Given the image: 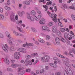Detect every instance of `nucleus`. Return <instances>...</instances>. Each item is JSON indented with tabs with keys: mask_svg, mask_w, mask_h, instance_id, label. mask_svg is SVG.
Listing matches in <instances>:
<instances>
[{
	"mask_svg": "<svg viewBox=\"0 0 75 75\" xmlns=\"http://www.w3.org/2000/svg\"><path fill=\"white\" fill-rule=\"evenodd\" d=\"M66 63H69V59L68 58H66L65 59V60L64 61Z\"/></svg>",
	"mask_w": 75,
	"mask_h": 75,
	"instance_id": "72a5a7b5",
	"label": "nucleus"
},
{
	"mask_svg": "<svg viewBox=\"0 0 75 75\" xmlns=\"http://www.w3.org/2000/svg\"><path fill=\"white\" fill-rule=\"evenodd\" d=\"M7 70L8 71H12L13 69L10 68H7Z\"/></svg>",
	"mask_w": 75,
	"mask_h": 75,
	"instance_id": "ea45409f",
	"label": "nucleus"
},
{
	"mask_svg": "<svg viewBox=\"0 0 75 75\" xmlns=\"http://www.w3.org/2000/svg\"><path fill=\"white\" fill-rule=\"evenodd\" d=\"M30 20L32 21H33L34 20V19L33 18V17H32V16L31 17V18H30Z\"/></svg>",
	"mask_w": 75,
	"mask_h": 75,
	"instance_id": "052dcab7",
	"label": "nucleus"
},
{
	"mask_svg": "<svg viewBox=\"0 0 75 75\" xmlns=\"http://www.w3.org/2000/svg\"><path fill=\"white\" fill-rule=\"evenodd\" d=\"M64 75H68V74L66 70L64 71Z\"/></svg>",
	"mask_w": 75,
	"mask_h": 75,
	"instance_id": "8fccbe9b",
	"label": "nucleus"
},
{
	"mask_svg": "<svg viewBox=\"0 0 75 75\" xmlns=\"http://www.w3.org/2000/svg\"><path fill=\"white\" fill-rule=\"evenodd\" d=\"M2 47L5 52H8V50H7V49H8V46L7 45L5 44V46L4 45H2Z\"/></svg>",
	"mask_w": 75,
	"mask_h": 75,
	"instance_id": "20e7f679",
	"label": "nucleus"
},
{
	"mask_svg": "<svg viewBox=\"0 0 75 75\" xmlns=\"http://www.w3.org/2000/svg\"><path fill=\"white\" fill-rule=\"evenodd\" d=\"M71 17L72 18V19L74 21L75 20V15H71Z\"/></svg>",
	"mask_w": 75,
	"mask_h": 75,
	"instance_id": "09e8293b",
	"label": "nucleus"
},
{
	"mask_svg": "<svg viewBox=\"0 0 75 75\" xmlns=\"http://www.w3.org/2000/svg\"><path fill=\"white\" fill-rule=\"evenodd\" d=\"M55 41L57 44L59 45L60 44V40L58 37H56L55 38Z\"/></svg>",
	"mask_w": 75,
	"mask_h": 75,
	"instance_id": "f8f14e48",
	"label": "nucleus"
},
{
	"mask_svg": "<svg viewBox=\"0 0 75 75\" xmlns=\"http://www.w3.org/2000/svg\"><path fill=\"white\" fill-rule=\"evenodd\" d=\"M14 58L16 59H18L20 58V57L19 56L14 54Z\"/></svg>",
	"mask_w": 75,
	"mask_h": 75,
	"instance_id": "2f4dec72",
	"label": "nucleus"
},
{
	"mask_svg": "<svg viewBox=\"0 0 75 75\" xmlns=\"http://www.w3.org/2000/svg\"><path fill=\"white\" fill-rule=\"evenodd\" d=\"M37 13H38V14H40L41 13V11L39 9H37Z\"/></svg>",
	"mask_w": 75,
	"mask_h": 75,
	"instance_id": "680f3d73",
	"label": "nucleus"
},
{
	"mask_svg": "<svg viewBox=\"0 0 75 75\" xmlns=\"http://www.w3.org/2000/svg\"><path fill=\"white\" fill-rule=\"evenodd\" d=\"M65 65L68 67H70L71 66L68 63V62H66V63L65 64Z\"/></svg>",
	"mask_w": 75,
	"mask_h": 75,
	"instance_id": "de8ad7c7",
	"label": "nucleus"
},
{
	"mask_svg": "<svg viewBox=\"0 0 75 75\" xmlns=\"http://www.w3.org/2000/svg\"><path fill=\"white\" fill-rule=\"evenodd\" d=\"M64 36L65 38L66 39L68 38V34L67 32H65L64 33Z\"/></svg>",
	"mask_w": 75,
	"mask_h": 75,
	"instance_id": "a878e982",
	"label": "nucleus"
},
{
	"mask_svg": "<svg viewBox=\"0 0 75 75\" xmlns=\"http://www.w3.org/2000/svg\"><path fill=\"white\" fill-rule=\"evenodd\" d=\"M26 72H29L30 71V69L29 68L26 69Z\"/></svg>",
	"mask_w": 75,
	"mask_h": 75,
	"instance_id": "bf43d9fd",
	"label": "nucleus"
},
{
	"mask_svg": "<svg viewBox=\"0 0 75 75\" xmlns=\"http://www.w3.org/2000/svg\"><path fill=\"white\" fill-rule=\"evenodd\" d=\"M44 71H45L43 69H42L40 71V73H41V74L43 73L44 72Z\"/></svg>",
	"mask_w": 75,
	"mask_h": 75,
	"instance_id": "4d7b16f0",
	"label": "nucleus"
},
{
	"mask_svg": "<svg viewBox=\"0 0 75 75\" xmlns=\"http://www.w3.org/2000/svg\"><path fill=\"white\" fill-rule=\"evenodd\" d=\"M60 31L62 33H64L66 32V29L64 28H61L59 29Z\"/></svg>",
	"mask_w": 75,
	"mask_h": 75,
	"instance_id": "a211bd4d",
	"label": "nucleus"
},
{
	"mask_svg": "<svg viewBox=\"0 0 75 75\" xmlns=\"http://www.w3.org/2000/svg\"><path fill=\"white\" fill-rule=\"evenodd\" d=\"M24 69V67H18V72H20L21 70H23Z\"/></svg>",
	"mask_w": 75,
	"mask_h": 75,
	"instance_id": "5701e85b",
	"label": "nucleus"
},
{
	"mask_svg": "<svg viewBox=\"0 0 75 75\" xmlns=\"http://www.w3.org/2000/svg\"><path fill=\"white\" fill-rule=\"evenodd\" d=\"M25 4L27 5H29L30 4V2L28 1H26L25 2Z\"/></svg>",
	"mask_w": 75,
	"mask_h": 75,
	"instance_id": "cd10ccee",
	"label": "nucleus"
},
{
	"mask_svg": "<svg viewBox=\"0 0 75 75\" xmlns=\"http://www.w3.org/2000/svg\"><path fill=\"white\" fill-rule=\"evenodd\" d=\"M54 11L56 12L57 10V6H55L54 7Z\"/></svg>",
	"mask_w": 75,
	"mask_h": 75,
	"instance_id": "3c124183",
	"label": "nucleus"
},
{
	"mask_svg": "<svg viewBox=\"0 0 75 75\" xmlns=\"http://www.w3.org/2000/svg\"><path fill=\"white\" fill-rule=\"evenodd\" d=\"M15 18L16 20H18V15L17 14L16 15Z\"/></svg>",
	"mask_w": 75,
	"mask_h": 75,
	"instance_id": "6e6d98bb",
	"label": "nucleus"
},
{
	"mask_svg": "<svg viewBox=\"0 0 75 75\" xmlns=\"http://www.w3.org/2000/svg\"><path fill=\"white\" fill-rule=\"evenodd\" d=\"M11 66L13 68H15L18 67H21V64H12Z\"/></svg>",
	"mask_w": 75,
	"mask_h": 75,
	"instance_id": "9d476101",
	"label": "nucleus"
},
{
	"mask_svg": "<svg viewBox=\"0 0 75 75\" xmlns=\"http://www.w3.org/2000/svg\"><path fill=\"white\" fill-rule=\"evenodd\" d=\"M50 17L52 18V20L55 23H56L57 22V15L55 14L54 15L53 14H50L49 15Z\"/></svg>",
	"mask_w": 75,
	"mask_h": 75,
	"instance_id": "f03ea898",
	"label": "nucleus"
},
{
	"mask_svg": "<svg viewBox=\"0 0 75 75\" xmlns=\"http://www.w3.org/2000/svg\"><path fill=\"white\" fill-rule=\"evenodd\" d=\"M67 44L68 45H69L71 44V42L69 40H67Z\"/></svg>",
	"mask_w": 75,
	"mask_h": 75,
	"instance_id": "603ef678",
	"label": "nucleus"
},
{
	"mask_svg": "<svg viewBox=\"0 0 75 75\" xmlns=\"http://www.w3.org/2000/svg\"><path fill=\"white\" fill-rule=\"evenodd\" d=\"M66 70L67 71L69 74L70 75H72L73 74L72 70L68 67H65Z\"/></svg>",
	"mask_w": 75,
	"mask_h": 75,
	"instance_id": "423d86ee",
	"label": "nucleus"
},
{
	"mask_svg": "<svg viewBox=\"0 0 75 75\" xmlns=\"http://www.w3.org/2000/svg\"><path fill=\"white\" fill-rule=\"evenodd\" d=\"M41 60L42 62H45V60L44 58V57H41Z\"/></svg>",
	"mask_w": 75,
	"mask_h": 75,
	"instance_id": "13d9d810",
	"label": "nucleus"
},
{
	"mask_svg": "<svg viewBox=\"0 0 75 75\" xmlns=\"http://www.w3.org/2000/svg\"><path fill=\"white\" fill-rule=\"evenodd\" d=\"M6 34L7 36V37L10 40H13V39L11 37V35H10V33H9V32L6 31Z\"/></svg>",
	"mask_w": 75,
	"mask_h": 75,
	"instance_id": "1a4fd4ad",
	"label": "nucleus"
},
{
	"mask_svg": "<svg viewBox=\"0 0 75 75\" xmlns=\"http://www.w3.org/2000/svg\"><path fill=\"white\" fill-rule=\"evenodd\" d=\"M58 25L61 27H64L63 25L62 24V22H59L58 23Z\"/></svg>",
	"mask_w": 75,
	"mask_h": 75,
	"instance_id": "473e14b6",
	"label": "nucleus"
},
{
	"mask_svg": "<svg viewBox=\"0 0 75 75\" xmlns=\"http://www.w3.org/2000/svg\"><path fill=\"white\" fill-rule=\"evenodd\" d=\"M5 64L6 65H8L10 64V61L7 58H5L4 59Z\"/></svg>",
	"mask_w": 75,
	"mask_h": 75,
	"instance_id": "ddd939ff",
	"label": "nucleus"
},
{
	"mask_svg": "<svg viewBox=\"0 0 75 75\" xmlns=\"http://www.w3.org/2000/svg\"><path fill=\"white\" fill-rule=\"evenodd\" d=\"M18 51L20 52H24L25 51L26 49L23 48H20L18 49Z\"/></svg>",
	"mask_w": 75,
	"mask_h": 75,
	"instance_id": "2eb2a0df",
	"label": "nucleus"
},
{
	"mask_svg": "<svg viewBox=\"0 0 75 75\" xmlns=\"http://www.w3.org/2000/svg\"><path fill=\"white\" fill-rule=\"evenodd\" d=\"M61 41L62 42H66V40H65V39H64V38H61Z\"/></svg>",
	"mask_w": 75,
	"mask_h": 75,
	"instance_id": "c03bdc74",
	"label": "nucleus"
},
{
	"mask_svg": "<svg viewBox=\"0 0 75 75\" xmlns=\"http://www.w3.org/2000/svg\"><path fill=\"white\" fill-rule=\"evenodd\" d=\"M15 14L14 13H13L11 15L10 19L11 21L14 22L15 21Z\"/></svg>",
	"mask_w": 75,
	"mask_h": 75,
	"instance_id": "0eeeda50",
	"label": "nucleus"
},
{
	"mask_svg": "<svg viewBox=\"0 0 75 75\" xmlns=\"http://www.w3.org/2000/svg\"><path fill=\"white\" fill-rule=\"evenodd\" d=\"M53 59L55 61L54 62V64L50 63L49 64V65L54 68H57L58 67L57 65V62L59 63H60V60L57 57H54L53 58Z\"/></svg>",
	"mask_w": 75,
	"mask_h": 75,
	"instance_id": "f257e3e1",
	"label": "nucleus"
},
{
	"mask_svg": "<svg viewBox=\"0 0 75 75\" xmlns=\"http://www.w3.org/2000/svg\"><path fill=\"white\" fill-rule=\"evenodd\" d=\"M50 37L48 35H47L46 37V39L47 40H48L50 39Z\"/></svg>",
	"mask_w": 75,
	"mask_h": 75,
	"instance_id": "4c0bfd02",
	"label": "nucleus"
},
{
	"mask_svg": "<svg viewBox=\"0 0 75 75\" xmlns=\"http://www.w3.org/2000/svg\"><path fill=\"white\" fill-rule=\"evenodd\" d=\"M14 54H15V55H20V52H15Z\"/></svg>",
	"mask_w": 75,
	"mask_h": 75,
	"instance_id": "5fc2aeb1",
	"label": "nucleus"
},
{
	"mask_svg": "<svg viewBox=\"0 0 75 75\" xmlns=\"http://www.w3.org/2000/svg\"><path fill=\"white\" fill-rule=\"evenodd\" d=\"M13 34L16 36H23V35L22 34L18 33L16 31H13Z\"/></svg>",
	"mask_w": 75,
	"mask_h": 75,
	"instance_id": "39448f33",
	"label": "nucleus"
},
{
	"mask_svg": "<svg viewBox=\"0 0 75 75\" xmlns=\"http://www.w3.org/2000/svg\"><path fill=\"white\" fill-rule=\"evenodd\" d=\"M3 37H4L3 35L1 33H0V38H3Z\"/></svg>",
	"mask_w": 75,
	"mask_h": 75,
	"instance_id": "69168bd1",
	"label": "nucleus"
},
{
	"mask_svg": "<svg viewBox=\"0 0 75 75\" xmlns=\"http://www.w3.org/2000/svg\"><path fill=\"white\" fill-rule=\"evenodd\" d=\"M4 19V15L2 14H0V20H3Z\"/></svg>",
	"mask_w": 75,
	"mask_h": 75,
	"instance_id": "aec40b11",
	"label": "nucleus"
},
{
	"mask_svg": "<svg viewBox=\"0 0 75 75\" xmlns=\"http://www.w3.org/2000/svg\"><path fill=\"white\" fill-rule=\"evenodd\" d=\"M69 56L72 57H74V55L73 54H72V53H71V52H69Z\"/></svg>",
	"mask_w": 75,
	"mask_h": 75,
	"instance_id": "a19ab883",
	"label": "nucleus"
},
{
	"mask_svg": "<svg viewBox=\"0 0 75 75\" xmlns=\"http://www.w3.org/2000/svg\"><path fill=\"white\" fill-rule=\"evenodd\" d=\"M57 35H60L61 34V33L59 30H57V31L56 32Z\"/></svg>",
	"mask_w": 75,
	"mask_h": 75,
	"instance_id": "f704fd0d",
	"label": "nucleus"
},
{
	"mask_svg": "<svg viewBox=\"0 0 75 75\" xmlns=\"http://www.w3.org/2000/svg\"><path fill=\"white\" fill-rule=\"evenodd\" d=\"M38 41L39 42H40L42 43H45V41L44 40L42 39H38Z\"/></svg>",
	"mask_w": 75,
	"mask_h": 75,
	"instance_id": "c756f323",
	"label": "nucleus"
},
{
	"mask_svg": "<svg viewBox=\"0 0 75 75\" xmlns=\"http://www.w3.org/2000/svg\"><path fill=\"white\" fill-rule=\"evenodd\" d=\"M52 31L54 33H56L57 32V27L55 26H54L52 27Z\"/></svg>",
	"mask_w": 75,
	"mask_h": 75,
	"instance_id": "4468645a",
	"label": "nucleus"
},
{
	"mask_svg": "<svg viewBox=\"0 0 75 75\" xmlns=\"http://www.w3.org/2000/svg\"><path fill=\"white\" fill-rule=\"evenodd\" d=\"M30 14H28L27 15V18H28V19H30L31 17L30 16Z\"/></svg>",
	"mask_w": 75,
	"mask_h": 75,
	"instance_id": "79ce46f5",
	"label": "nucleus"
},
{
	"mask_svg": "<svg viewBox=\"0 0 75 75\" xmlns=\"http://www.w3.org/2000/svg\"><path fill=\"white\" fill-rule=\"evenodd\" d=\"M72 51L73 52L74 54H75V49H72Z\"/></svg>",
	"mask_w": 75,
	"mask_h": 75,
	"instance_id": "774afa93",
	"label": "nucleus"
},
{
	"mask_svg": "<svg viewBox=\"0 0 75 75\" xmlns=\"http://www.w3.org/2000/svg\"><path fill=\"white\" fill-rule=\"evenodd\" d=\"M26 45L28 46H33L34 45L32 43H27Z\"/></svg>",
	"mask_w": 75,
	"mask_h": 75,
	"instance_id": "c9c22d12",
	"label": "nucleus"
},
{
	"mask_svg": "<svg viewBox=\"0 0 75 75\" xmlns=\"http://www.w3.org/2000/svg\"><path fill=\"white\" fill-rule=\"evenodd\" d=\"M45 20L44 18H42L41 20L40 19V21H39V23L40 24H42L43 23L45 22Z\"/></svg>",
	"mask_w": 75,
	"mask_h": 75,
	"instance_id": "4be33fe9",
	"label": "nucleus"
},
{
	"mask_svg": "<svg viewBox=\"0 0 75 75\" xmlns=\"http://www.w3.org/2000/svg\"><path fill=\"white\" fill-rule=\"evenodd\" d=\"M67 7L66 4H63L62 7V8L64 10H65V8H67Z\"/></svg>",
	"mask_w": 75,
	"mask_h": 75,
	"instance_id": "412c9836",
	"label": "nucleus"
},
{
	"mask_svg": "<svg viewBox=\"0 0 75 75\" xmlns=\"http://www.w3.org/2000/svg\"><path fill=\"white\" fill-rule=\"evenodd\" d=\"M38 62V61L37 60H36L34 63L33 64V65H35Z\"/></svg>",
	"mask_w": 75,
	"mask_h": 75,
	"instance_id": "864d4df0",
	"label": "nucleus"
},
{
	"mask_svg": "<svg viewBox=\"0 0 75 75\" xmlns=\"http://www.w3.org/2000/svg\"><path fill=\"white\" fill-rule=\"evenodd\" d=\"M54 25V22H50L48 23V26L51 27Z\"/></svg>",
	"mask_w": 75,
	"mask_h": 75,
	"instance_id": "393cba45",
	"label": "nucleus"
},
{
	"mask_svg": "<svg viewBox=\"0 0 75 75\" xmlns=\"http://www.w3.org/2000/svg\"><path fill=\"white\" fill-rule=\"evenodd\" d=\"M14 49V47L13 46H11L10 47V48L9 49V50H11V51H13Z\"/></svg>",
	"mask_w": 75,
	"mask_h": 75,
	"instance_id": "58836bf2",
	"label": "nucleus"
},
{
	"mask_svg": "<svg viewBox=\"0 0 75 75\" xmlns=\"http://www.w3.org/2000/svg\"><path fill=\"white\" fill-rule=\"evenodd\" d=\"M42 29L43 30H47L48 31H50L49 28L45 26H44L42 27Z\"/></svg>",
	"mask_w": 75,
	"mask_h": 75,
	"instance_id": "9b49d317",
	"label": "nucleus"
},
{
	"mask_svg": "<svg viewBox=\"0 0 75 75\" xmlns=\"http://www.w3.org/2000/svg\"><path fill=\"white\" fill-rule=\"evenodd\" d=\"M31 13L33 16H35L36 14V12L34 10L32 11Z\"/></svg>",
	"mask_w": 75,
	"mask_h": 75,
	"instance_id": "c85d7f7f",
	"label": "nucleus"
},
{
	"mask_svg": "<svg viewBox=\"0 0 75 75\" xmlns=\"http://www.w3.org/2000/svg\"><path fill=\"white\" fill-rule=\"evenodd\" d=\"M25 73V71L23 70L20 72V74H20L19 73H18V75H22L24 74Z\"/></svg>",
	"mask_w": 75,
	"mask_h": 75,
	"instance_id": "7c9ffc66",
	"label": "nucleus"
},
{
	"mask_svg": "<svg viewBox=\"0 0 75 75\" xmlns=\"http://www.w3.org/2000/svg\"><path fill=\"white\" fill-rule=\"evenodd\" d=\"M18 14L19 16L20 17H22L23 15L25 14V12L24 11H22V12L18 11Z\"/></svg>",
	"mask_w": 75,
	"mask_h": 75,
	"instance_id": "f3484780",
	"label": "nucleus"
},
{
	"mask_svg": "<svg viewBox=\"0 0 75 75\" xmlns=\"http://www.w3.org/2000/svg\"><path fill=\"white\" fill-rule=\"evenodd\" d=\"M37 54V53H35L31 54L30 55L27 54L25 56V58L27 59H29L32 57H35Z\"/></svg>",
	"mask_w": 75,
	"mask_h": 75,
	"instance_id": "7ed1b4c3",
	"label": "nucleus"
},
{
	"mask_svg": "<svg viewBox=\"0 0 75 75\" xmlns=\"http://www.w3.org/2000/svg\"><path fill=\"white\" fill-rule=\"evenodd\" d=\"M0 12L1 13L3 12V9L2 8H0Z\"/></svg>",
	"mask_w": 75,
	"mask_h": 75,
	"instance_id": "e2e57ef3",
	"label": "nucleus"
},
{
	"mask_svg": "<svg viewBox=\"0 0 75 75\" xmlns=\"http://www.w3.org/2000/svg\"><path fill=\"white\" fill-rule=\"evenodd\" d=\"M52 4V2L51 1L48 2L46 3L47 5H51Z\"/></svg>",
	"mask_w": 75,
	"mask_h": 75,
	"instance_id": "e433bc0d",
	"label": "nucleus"
},
{
	"mask_svg": "<svg viewBox=\"0 0 75 75\" xmlns=\"http://www.w3.org/2000/svg\"><path fill=\"white\" fill-rule=\"evenodd\" d=\"M56 54L57 55V56H58L60 58H66L65 57H64L63 55H61L60 54H59L58 53H56Z\"/></svg>",
	"mask_w": 75,
	"mask_h": 75,
	"instance_id": "dca6fc26",
	"label": "nucleus"
},
{
	"mask_svg": "<svg viewBox=\"0 0 75 75\" xmlns=\"http://www.w3.org/2000/svg\"><path fill=\"white\" fill-rule=\"evenodd\" d=\"M61 74V73L59 72H57L55 73L56 75H60Z\"/></svg>",
	"mask_w": 75,
	"mask_h": 75,
	"instance_id": "0e129e2a",
	"label": "nucleus"
},
{
	"mask_svg": "<svg viewBox=\"0 0 75 75\" xmlns=\"http://www.w3.org/2000/svg\"><path fill=\"white\" fill-rule=\"evenodd\" d=\"M35 19L36 21H39L38 19V18H37V17H36V16H35Z\"/></svg>",
	"mask_w": 75,
	"mask_h": 75,
	"instance_id": "338daca9",
	"label": "nucleus"
},
{
	"mask_svg": "<svg viewBox=\"0 0 75 75\" xmlns=\"http://www.w3.org/2000/svg\"><path fill=\"white\" fill-rule=\"evenodd\" d=\"M70 34L72 35H74L73 38H74V39H75V35H74V33H73L72 31H71Z\"/></svg>",
	"mask_w": 75,
	"mask_h": 75,
	"instance_id": "37998d69",
	"label": "nucleus"
},
{
	"mask_svg": "<svg viewBox=\"0 0 75 75\" xmlns=\"http://www.w3.org/2000/svg\"><path fill=\"white\" fill-rule=\"evenodd\" d=\"M17 29L19 30V31L21 32L22 33H24L25 32L23 30L21 29V28L20 27H18L17 28Z\"/></svg>",
	"mask_w": 75,
	"mask_h": 75,
	"instance_id": "b1692460",
	"label": "nucleus"
},
{
	"mask_svg": "<svg viewBox=\"0 0 75 75\" xmlns=\"http://www.w3.org/2000/svg\"><path fill=\"white\" fill-rule=\"evenodd\" d=\"M31 30L33 32H36V30L33 28H31Z\"/></svg>",
	"mask_w": 75,
	"mask_h": 75,
	"instance_id": "49530a36",
	"label": "nucleus"
},
{
	"mask_svg": "<svg viewBox=\"0 0 75 75\" xmlns=\"http://www.w3.org/2000/svg\"><path fill=\"white\" fill-rule=\"evenodd\" d=\"M69 8L71 9H72V10H75V8L74 7H72V6H69Z\"/></svg>",
	"mask_w": 75,
	"mask_h": 75,
	"instance_id": "a18cd8bd",
	"label": "nucleus"
},
{
	"mask_svg": "<svg viewBox=\"0 0 75 75\" xmlns=\"http://www.w3.org/2000/svg\"><path fill=\"white\" fill-rule=\"evenodd\" d=\"M5 9L7 11H10L11 10V8L9 7L5 6L4 7Z\"/></svg>",
	"mask_w": 75,
	"mask_h": 75,
	"instance_id": "bb28decb",
	"label": "nucleus"
},
{
	"mask_svg": "<svg viewBox=\"0 0 75 75\" xmlns=\"http://www.w3.org/2000/svg\"><path fill=\"white\" fill-rule=\"evenodd\" d=\"M7 41L10 45H13L12 41L8 39V38L7 39Z\"/></svg>",
	"mask_w": 75,
	"mask_h": 75,
	"instance_id": "6ab92c4d",
	"label": "nucleus"
},
{
	"mask_svg": "<svg viewBox=\"0 0 75 75\" xmlns=\"http://www.w3.org/2000/svg\"><path fill=\"white\" fill-rule=\"evenodd\" d=\"M44 58L45 59V62H47L50 59V57L48 56H44Z\"/></svg>",
	"mask_w": 75,
	"mask_h": 75,
	"instance_id": "6e6552de",
	"label": "nucleus"
}]
</instances>
